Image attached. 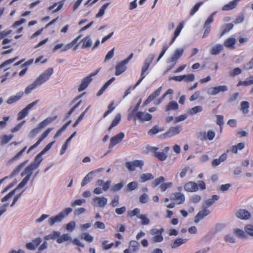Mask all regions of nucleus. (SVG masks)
<instances>
[{"mask_svg":"<svg viewBox=\"0 0 253 253\" xmlns=\"http://www.w3.org/2000/svg\"><path fill=\"white\" fill-rule=\"evenodd\" d=\"M39 165L35 163V162H32L27 167L25 168L24 170L22 172L21 175L22 176L26 175V176L23 178L22 181L18 184L17 188L12 191L8 193L6 196L2 198L1 199L2 202H4L7 201L10 198H11L15 193V191L18 188H21L24 187L29 180L31 175L32 173V171L37 169L39 167Z\"/></svg>","mask_w":253,"mask_h":253,"instance_id":"1","label":"nucleus"},{"mask_svg":"<svg viewBox=\"0 0 253 253\" xmlns=\"http://www.w3.org/2000/svg\"><path fill=\"white\" fill-rule=\"evenodd\" d=\"M39 165L35 163V162H32L27 167L25 168L24 170L22 172L21 175L22 176L26 175V176L23 178L22 181L18 184L17 188L12 191L8 193L6 196L2 198L1 199L2 202H4L7 201L10 198H11L15 193V191L18 188H21L24 187L29 180L31 175L32 173V171L37 169L39 167Z\"/></svg>","mask_w":253,"mask_h":253,"instance_id":"2","label":"nucleus"},{"mask_svg":"<svg viewBox=\"0 0 253 253\" xmlns=\"http://www.w3.org/2000/svg\"><path fill=\"white\" fill-rule=\"evenodd\" d=\"M159 148L157 147L149 146L147 148V150L152 153V155L161 161H165L168 157V152L169 150V147H165L163 152H158Z\"/></svg>","mask_w":253,"mask_h":253,"instance_id":"3","label":"nucleus"},{"mask_svg":"<svg viewBox=\"0 0 253 253\" xmlns=\"http://www.w3.org/2000/svg\"><path fill=\"white\" fill-rule=\"evenodd\" d=\"M133 56V53H131L128 57L123 60L122 61L119 62L116 66V72L115 75L116 76H119L124 73L127 69L126 65L128 63V62L132 59Z\"/></svg>","mask_w":253,"mask_h":253,"instance_id":"4","label":"nucleus"},{"mask_svg":"<svg viewBox=\"0 0 253 253\" xmlns=\"http://www.w3.org/2000/svg\"><path fill=\"white\" fill-rule=\"evenodd\" d=\"M53 73L52 68H49L41 74L35 80L39 86L48 81Z\"/></svg>","mask_w":253,"mask_h":253,"instance_id":"5","label":"nucleus"},{"mask_svg":"<svg viewBox=\"0 0 253 253\" xmlns=\"http://www.w3.org/2000/svg\"><path fill=\"white\" fill-rule=\"evenodd\" d=\"M99 71V69H98L96 71L90 73L88 76L84 78L82 80L81 84L78 88V91L81 92L84 90L88 86L89 83L92 81V79L91 77L96 75Z\"/></svg>","mask_w":253,"mask_h":253,"instance_id":"6","label":"nucleus"},{"mask_svg":"<svg viewBox=\"0 0 253 253\" xmlns=\"http://www.w3.org/2000/svg\"><path fill=\"white\" fill-rule=\"evenodd\" d=\"M164 230L163 228L159 229L156 228L152 229L150 230V233L153 235L152 240L154 243L161 242L163 241L164 238L162 235Z\"/></svg>","mask_w":253,"mask_h":253,"instance_id":"7","label":"nucleus"},{"mask_svg":"<svg viewBox=\"0 0 253 253\" xmlns=\"http://www.w3.org/2000/svg\"><path fill=\"white\" fill-rule=\"evenodd\" d=\"M228 90V87L225 85L211 87L208 89V93L210 95H216L220 92Z\"/></svg>","mask_w":253,"mask_h":253,"instance_id":"8","label":"nucleus"},{"mask_svg":"<svg viewBox=\"0 0 253 253\" xmlns=\"http://www.w3.org/2000/svg\"><path fill=\"white\" fill-rule=\"evenodd\" d=\"M144 162L142 160H136L132 162H127L126 163V166L129 171H134L136 168L142 169Z\"/></svg>","mask_w":253,"mask_h":253,"instance_id":"9","label":"nucleus"},{"mask_svg":"<svg viewBox=\"0 0 253 253\" xmlns=\"http://www.w3.org/2000/svg\"><path fill=\"white\" fill-rule=\"evenodd\" d=\"M54 143V141L49 143L41 152L36 155L34 159V162L40 165L43 159L42 158V155H43L51 148Z\"/></svg>","mask_w":253,"mask_h":253,"instance_id":"10","label":"nucleus"},{"mask_svg":"<svg viewBox=\"0 0 253 253\" xmlns=\"http://www.w3.org/2000/svg\"><path fill=\"white\" fill-rule=\"evenodd\" d=\"M52 130V128H48L46 130H45L42 133L38 140L28 149L27 152V153H29L31 150L37 147L41 143V142L48 136Z\"/></svg>","mask_w":253,"mask_h":253,"instance_id":"11","label":"nucleus"},{"mask_svg":"<svg viewBox=\"0 0 253 253\" xmlns=\"http://www.w3.org/2000/svg\"><path fill=\"white\" fill-rule=\"evenodd\" d=\"M170 199L178 205L183 204L185 201V196L183 194L180 192L172 193L170 195Z\"/></svg>","mask_w":253,"mask_h":253,"instance_id":"12","label":"nucleus"},{"mask_svg":"<svg viewBox=\"0 0 253 253\" xmlns=\"http://www.w3.org/2000/svg\"><path fill=\"white\" fill-rule=\"evenodd\" d=\"M124 137V133L122 132H121L118 134L111 138L109 147L110 148H113L116 144L120 143L122 141Z\"/></svg>","mask_w":253,"mask_h":253,"instance_id":"13","label":"nucleus"},{"mask_svg":"<svg viewBox=\"0 0 253 253\" xmlns=\"http://www.w3.org/2000/svg\"><path fill=\"white\" fill-rule=\"evenodd\" d=\"M107 199L104 197H96L93 199L94 206L104 208L107 204Z\"/></svg>","mask_w":253,"mask_h":253,"instance_id":"14","label":"nucleus"},{"mask_svg":"<svg viewBox=\"0 0 253 253\" xmlns=\"http://www.w3.org/2000/svg\"><path fill=\"white\" fill-rule=\"evenodd\" d=\"M42 239L40 237L36 238L33 240L31 242L27 243L25 247L27 249L29 250H35L37 247L42 243Z\"/></svg>","mask_w":253,"mask_h":253,"instance_id":"15","label":"nucleus"},{"mask_svg":"<svg viewBox=\"0 0 253 253\" xmlns=\"http://www.w3.org/2000/svg\"><path fill=\"white\" fill-rule=\"evenodd\" d=\"M181 130V126H171L164 133V135L166 137H171L179 134Z\"/></svg>","mask_w":253,"mask_h":253,"instance_id":"16","label":"nucleus"},{"mask_svg":"<svg viewBox=\"0 0 253 253\" xmlns=\"http://www.w3.org/2000/svg\"><path fill=\"white\" fill-rule=\"evenodd\" d=\"M210 213V211L207 207L204 208L202 210L199 211L194 218L195 223L199 222L201 220Z\"/></svg>","mask_w":253,"mask_h":253,"instance_id":"17","label":"nucleus"},{"mask_svg":"<svg viewBox=\"0 0 253 253\" xmlns=\"http://www.w3.org/2000/svg\"><path fill=\"white\" fill-rule=\"evenodd\" d=\"M184 189L189 192H196L199 190L197 184L193 181L186 182L184 185Z\"/></svg>","mask_w":253,"mask_h":253,"instance_id":"18","label":"nucleus"},{"mask_svg":"<svg viewBox=\"0 0 253 253\" xmlns=\"http://www.w3.org/2000/svg\"><path fill=\"white\" fill-rule=\"evenodd\" d=\"M152 116L151 114L139 111L136 114L135 118H134V119L136 120L137 119L141 121L145 122L150 121L152 119Z\"/></svg>","mask_w":253,"mask_h":253,"instance_id":"19","label":"nucleus"},{"mask_svg":"<svg viewBox=\"0 0 253 253\" xmlns=\"http://www.w3.org/2000/svg\"><path fill=\"white\" fill-rule=\"evenodd\" d=\"M162 87H160L152 93L143 103V106H146L150 103L155 98L158 96L161 92Z\"/></svg>","mask_w":253,"mask_h":253,"instance_id":"20","label":"nucleus"},{"mask_svg":"<svg viewBox=\"0 0 253 253\" xmlns=\"http://www.w3.org/2000/svg\"><path fill=\"white\" fill-rule=\"evenodd\" d=\"M184 50L182 48L177 49L174 52L172 56L169 59V62H174V64L176 61L182 56Z\"/></svg>","mask_w":253,"mask_h":253,"instance_id":"21","label":"nucleus"},{"mask_svg":"<svg viewBox=\"0 0 253 253\" xmlns=\"http://www.w3.org/2000/svg\"><path fill=\"white\" fill-rule=\"evenodd\" d=\"M236 215L240 219H248L251 216V214L246 210L240 209L236 213Z\"/></svg>","mask_w":253,"mask_h":253,"instance_id":"22","label":"nucleus"},{"mask_svg":"<svg viewBox=\"0 0 253 253\" xmlns=\"http://www.w3.org/2000/svg\"><path fill=\"white\" fill-rule=\"evenodd\" d=\"M63 217L62 213H59L58 214L50 217L48 220V224L50 226H53L56 222H60L63 219Z\"/></svg>","mask_w":253,"mask_h":253,"instance_id":"23","label":"nucleus"},{"mask_svg":"<svg viewBox=\"0 0 253 253\" xmlns=\"http://www.w3.org/2000/svg\"><path fill=\"white\" fill-rule=\"evenodd\" d=\"M236 40L234 38H229L224 42V45L228 48L234 49L235 48V44H236Z\"/></svg>","mask_w":253,"mask_h":253,"instance_id":"24","label":"nucleus"},{"mask_svg":"<svg viewBox=\"0 0 253 253\" xmlns=\"http://www.w3.org/2000/svg\"><path fill=\"white\" fill-rule=\"evenodd\" d=\"M24 92L23 91H20L18 92L15 95H12L10 96L7 100V103L8 104H11L13 103L17 102L23 95Z\"/></svg>","mask_w":253,"mask_h":253,"instance_id":"25","label":"nucleus"},{"mask_svg":"<svg viewBox=\"0 0 253 253\" xmlns=\"http://www.w3.org/2000/svg\"><path fill=\"white\" fill-rule=\"evenodd\" d=\"M184 27V23L183 22H180L179 25L177 26V28H176L174 33V35L169 43V44H172V43L174 42L176 38L179 36L180 34L181 31L183 29Z\"/></svg>","mask_w":253,"mask_h":253,"instance_id":"26","label":"nucleus"},{"mask_svg":"<svg viewBox=\"0 0 253 253\" xmlns=\"http://www.w3.org/2000/svg\"><path fill=\"white\" fill-rule=\"evenodd\" d=\"M155 58V56L154 54H151L150 55L149 57H148L146 61H145L141 71H143V72H146L147 70L149 69L150 65L153 60Z\"/></svg>","mask_w":253,"mask_h":253,"instance_id":"27","label":"nucleus"},{"mask_svg":"<svg viewBox=\"0 0 253 253\" xmlns=\"http://www.w3.org/2000/svg\"><path fill=\"white\" fill-rule=\"evenodd\" d=\"M96 183L99 186L102 185V190L104 191H106L110 187L111 181L108 180L106 182H104V180L102 179H98Z\"/></svg>","mask_w":253,"mask_h":253,"instance_id":"28","label":"nucleus"},{"mask_svg":"<svg viewBox=\"0 0 253 253\" xmlns=\"http://www.w3.org/2000/svg\"><path fill=\"white\" fill-rule=\"evenodd\" d=\"M223 49V46L221 44H217L212 46L210 50V53L211 55H217Z\"/></svg>","mask_w":253,"mask_h":253,"instance_id":"29","label":"nucleus"},{"mask_svg":"<svg viewBox=\"0 0 253 253\" xmlns=\"http://www.w3.org/2000/svg\"><path fill=\"white\" fill-rule=\"evenodd\" d=\"M82 35H79L76 38L74 39L71 42L65 45L63 48L61 49V52L66 51L69 49L73 47V46L76 44L78 40L81 38Z\"/></svg>","mask_w":253,"mask_h":253,"instance_id":"30","label":"nucleus"},{"mask_svg":"<svg viewBox=\"0 0 253 253\" xmlns=\"http://www.w3.org/2000/svg\"><path fill=\"white\" fill-rule=\"evenodd\" d=\"M187 241V239H182L180 238H177L171 244V247L172 249L178 248L181 245L186 243Z\"/></svg>","mask_w":253,"mask_h":253,"instance_id":"31","label":"nucleus"},{"mask_svg":"<svg viewBox=\"0 0 253 253\" xmlns=\"http://www.w3.org/2000/svg\"><path fill=\"white\" fill-rule=\"evenodd\" d=\"M81 42H82V46L83 48H85L91 47L92 45V41L90 36H87L84 38Z\"/></svg>","mask_w":253,"mask_h":253,"instance_id":"32","label":"nucleus"},{"mask_svg":"<svg viewBox=\"0 0 253 253\" xmlns=\"http://www.w3.org/2000/svg\"><path fill=\"white\" fill-rule=\"evenodd\" d=\"M57 116H55L53 117H47L45 119H44L43 121H42V122H41L39 124V126L41 128L44 127L53 121L57 119Z\"/></svg>","mask_w":253,"mask_h":253,"instance_id":"33","label":"nucleus"},{"mask_svg":"<svg viewBox=\"0 0 253 253\" xmlns=\"http://www.w3.org/2000/svg\"><path fill=\"white\" fill-rule=\"evenodd\" d=\"M237 5V0H234L232 1H230L228 4L224 5L222 7V9L224 11L230 10L235 8Z\"/></svg>","mask_w":253,"mask_h":253,"instance_id":"34","label":"nucleus"},{"mask_svg":"<svg viewBox=\"0 0 253 253\" xmlns=\"http://www.w3.org/2000/svg\"><path fill=\"white\" fill-rule=\"evenodd\" d=\"M58 238L56 240L57 242L59 244L63 243L68 241H71L72 239L68 234H63L61 236L57 237Z\"/></svg>","mask_w":253,"mask_h":253,"instance_id":"35","label":"nucleus"},{"mask_svg":"<svg viewBox=\"0 0 253 253\" xmlns=\"http://www.w3.org/2000/svg\"><path fill=\"white\" fill-rule=\"evenodd\" d=\"M121 119V115L120 113L117 114L115 118L113 119V121L110 126L108 127V130L110 131L113 127L116 126L120 122Z\"/></svg>","mask_w":253,"mask_h":253,"instance_id":"36","label":"nucleus"},{"mask_svg":"<svg viewBox=\"0 0 253 253\" xmlns=\"http://www.w3.org/2000/svg\"><path fill=\"white\" fill-rule=\"evenodd\" d=\"M140 181L141 182H145L146 181L153 179L154 176L151 173H143L140 176Z\"/></svg>","mask_w":253,"mask_h":253,"instance_id":"37","label":"nucleus"},{"mask_svg":"<svg viewBox=\"0 0 253 253\" xmlns=\"http://www.w3.org/2000/svg\"><path fill=\"white\" fill-rule=\"evenodd\" d=\"M245 147V143L241 142L237 144V145H233L232 147L231 151L234 154H237L239 150L241 151L243 150Z\"/></svg>","mask_w":253,"mask_h":253,"instance_id":"38","label":"nucleus"},{"mask_svg":"<svg viewBox=\"0 0 253 253\" xmlns=\"http://www.w3.org/2000/svg\"><path fill=\"white\" fill-rule=\"evenodd\" d=\"M241 110L245 114H247L249 112V108L250 107V103L246 101H243L241 103Z\"/></svg>","mask_w":253,"mask_h":253,"instance_id":"39","label":"nucleus"},{"mask_svg":"<svg viewBox=\"0 0 253 253\" xmlns=\"http://www.w3.org/2000/svg\"><path fill=\"white\" fill-rule=\"evenodd\" d=\"M139 244L138 242L132 240L129 242V248L133 253L136 252L139 250Z\"/></svg>","mask_w":253,"mask_h":253,"instance_id":"40","label":"nucleus"},{"mask_svg":"<svg viewBox=\"0 0 253 253\" xmlns=\"http://www.w3.org/2000/svg\"><path fill=\"white\" fill-rule=\"evenodd\" d=\"M178 108V104L174 101H170L166 107V111H169L170 110H174L177 109Z\"/></svg>","mask_w":253,"mask_h":253,"instance_id":"41","label":"nucleus"},{"mask_svg":"<svg viewBox=\"0 0 253 253\" xmlns=\"http://www.w3.org/2000/svg\"><path fill=\"white\" fill-rule=\"evenodd\" d=\"M219 198V197L216 195H213L212 196L211 198L209 199L205 202V205L206 207H208L212 205L215 201H217Z\"/></svg>","mask_w":253,"mask_h":253,"instance_id":"42","label":"nucleus"},{"mask_svg":"<svg viewBox=\"0 0 253 253\" xmlns=\"http://www.w3.org/2000/svg\"><path fill=\"white\" fill-rule=\"evenodd\" d=\"M138 218L141 219V224L143 225H148L150 223V219L147 217L146 214H140Z\"/></svg>","mask_w":253,"mask_h":253,"instance_id":"43","label":"nucleus"},{"mask_svg":"<svg viewBox=\"0 0 253 253\" xmlns=\"http://www.w3.org/2000/svg\"><path fill=\"white\" fill-rule=\"evenodd\" d=\"M110 3L108 2L104 4L99 9V10L98 12L96 14L95 17L96 18L100 17L102 16H103L104 14L105 9L108 7V6L109 5Z\"/></svg>","mask_w":253,"mask_h":253,"instance_id":"44","label":"nucleus"},{"mask_svg":"<svg viewBox=\"0 0 253 253\" xmlns=\"http://www.w3.org/2000/svg\"><path fill=\"white\" fill-rule=\"evenodd\" d=\"M165 181V178L164 176H160L156 178L152 183L153 187H156L160 184L163 183Z\"/></svg>","mask_w":253,"mask_h":253,"instance_id":"45","label":"nucleus"},{"mask_svg":"<svg viewBox=\"0 0 253 253\" xmlns=\"http://www.w3.org/2000/svg\"><path fill=\"white\" fill-rule=\"evenodd\" d=\"M163 130H164L163 128L159 129V126L156 125V126H154L151 129H150L148 131V134L149 135L152 136L153 135H155V134L158 133L159 132H160V131H162Z\"/></svg>","mask_w":253,"mask_h":253,"instance_id":"46","label":"nucleus"},{"mask_svg":"<svg viewBox=\"0 0 253 253\" xmlns=\"http://www.w3.org/2000/svg\"><path fill=\"white\" fill-rule=\"evenodd\" d=\"M38 86H39V85L35 81L34 83L26 87L25 90V93L26 94H29L33 89L36 88Z\"/></svg>","mask_w":253,"mask_h":253,"instance_id":"47","label":"nucleus"},{"mask_svg":"<svg viewBox=\"0 0 253 253\" xmlns=\"http://www.w3.org/2000/svg\"><path fill=\"white\" fill-rule=\"evenodd\" d=\"M203 108L201 106H196L191 108L189 111L190 115H194L203 111Z\"/></svg>","mask_w":253,"mask_h":253,"instance_id":"48","label":"nucleus"},{"mask_svg":"<svg viewBox=\"0 0 253 253\" xmlns=\"http://www.w3.org/2000/svg\"><path fill=\"white\" fill-rule=\"evenodd\" d=\"M234 25L232 23H228L225 24L222 27V31L221 33V36L224 35L225 33L229 32L231 29H233Z\"/></svg>","mask_w":253,"mask_h":253,"instance_id":"49","label":"nucleus"},{"mask_svg":"<svg viewBox=\"0 0 253 253\" xmlns=\"http://www.w3.org/2000/svg\"><path fill=\"white\" fill-rule=\"evenodd\" d=\"M92 171H90L87 175H85V176L84 178L82 181V186H84L85 185H86L87 183H88L90 181V180L92 178Z\"/></svg>","mask_w":253,"mask_h":253,"instance_id":"50","label":"nucleus"},{"mask_svg":"<svg viewBox=\"0 0 253 253\" xmlns=\"http://www.w3.org/2000/svg\"><path fill=\"white\" fill-rule=\"evenodd\" d=\"M234 234L239 238H245L246 237L245 232L242 229L236 228L234 230Z\"/></svg>","mask_w":253,"mask_h":253,"instance_id":"51","label":"nucleus"},{"mask_svg":"<svg viewBox=\"0 0 253 253\" xmlns=\"http://www.w3.org/2000/svg\"><path fill=\"white\" fill-rule=\"evenodd\" d=\"M81 238L88 243H91L93 241V237L89 233L85 232L82 234Z\"/></svg>","mask_w":253,"mask_h":253,"instance_id":"52","label":"nucleus"},{"mask_svg":"<svg viewBox=\"0 0 253 253\" xmlns=\"http://www.w3.org/2000/svg\"><path fill=\"white\" fill-rule=\"evenodd\" d=\"M13 135L10 134L9 135H3L1 136V143L2 144H5L7 143L13 137Z\"/></svg>","mask_w":253,"mask_h":253,"instance_id":"53","label":"nucleus"},{"mask_svg":"<svg viewBox=\"0 0 253 253\" xmlns=\"http://www.w3.org/2000/svg\"><path fill=\"white\" fill-rule=\"evenodd\" d=\"M140 209L138 208H135L133 210L130 211L128 212V216L130 217H132L134 216H136L138 218V216L140 215Z\"/></svg>","mask_w":253,"mask_h":253,"instance_id":"54","label":"nucleus"},{"mask_svg":"<svg viewBox=\"0 0 253 253\" xmlns=\"http://www.w3.org/2000/svg\"><path fill=\"white\" fill-rule=\"evenodd\" d=\"M137 187V183L135 181H132L127 185L126 189L127 191H131L136 189Z\"/></svg>","mask_w":253,"mask_h":253,"instance_id":"55","label":"nucleus"},{"mask_svg":"<svg viewBox=\"0 0 253 253\" xmlns=\"http://www.w3.org/2000/svg\"><path fill=\"white\" fill-rule=\"evenodd\" d=\"M28 111L25 108L18 114L17 120L19 121L24 118L28 114Z\"/></svg>","mask_w":253,"mask_h":253,"instance_id":"56","label":"nucleus"},{"mask_svg":"<svg viewBox=\"0 0 253 253\" xmlns=\"http://www.w3.org/2000/svg\"><path fill=\"white\" fill-rule=\"evenodd\" d=\"M216 123L217 125L220 126V129L221 130L222 128V126H223V124H224L223 116L221 115H217L216 116Z\"/></svg>","mask_w":253,"mask_h":253,"instance_id":"57","label":"nucleus"},{"mask_svg":"<svg viewBox=\"0 0 253 253\" xmlns=\"http://www.w3.org/2000/svg\"><path fill=\"white\" fill-rule=\"evenodd\" d=\"M172 186L171 182L164 183L163 182L160 185V190L161 192H165L168 188L171 187Z\"/></svg>","mask_w":253,"mask_h":253,"instance_id":"58","label":"nucleus"},{"mask_svg":"<svg viewBox=\"0 0 253 253\" xmlns=\"http://www.w3.org/2000/svg\"><path fill=\"white\" fill-rule=\"evenodd\" d=\"M114 102L112 101L110 103L108 107V110L104 113L103 117L104 118L107 116H108L110 113H111L115 109V107L114 106Z\"/></svg>","mask_w":253,"mask_h":253,"instance_id":"59","label":"nucleus"},{"mask_svg":"<svg viewBox=\"0 0 253 253\" xmlns=\"http://www.w3.org/2000/svg\"><path fill=\"white\" fill-rule=\"evenodd\" d=\"M215 12L212 13L206 20L204 24V27L211 26L210 24L213 21V17L215 14Z\"/></svg>","mask_w":253,"mask_h":253,"instance_id":"60","label":"nucleus"},{"mask_svg":"<svg viewBox=\"0 0 253 253\" xmlns=\"http://www.w3.org/2000/svg\"><path fill=\"white\" fill-rule=\"evenodd\" d=\"M59 236L60 233L59 232L54 231L52 234L45 236L44 239L46 240L55 239L57 237H59Z\"/></svg>","mask_w":253,"mask_h":253,"instance_id":"61","label":"nucleus"},{"mask_svg":"<svg viewBox=\"0 0 253 253\" xmlns=\"http://www.w3.org/2000/svg\"><path fill=\"white\" fill-rule=\"evenodd\" d=\"M42 128L38 126L36 128H35L31 130L29 133V136L31 138L34 137L39 132L41 131Z\"/></svg>","mask_w":253,"mask_h":253,"instance_id":"62","label":"nucleus"},{"mask_svg":"<svg viewBox=\"0 0 253 253\" xmlns=\"http://www.w3.org/2000/svg\"><path fill=\"white\" fill-rule=\"evenodd\" d=\"M203 4L202 2L197 3L192 8L190 12V16L193 15L199 9L200 6Z\"/></svg>","mask_w":253,"mask_h":253,"instance_id":"63","label":"nucleus"},{"mask_svg":"<svg viewBox=\"0 0 253 253\" xmlns=\"http://www.w3.org/2000/svg\"><path fill=\"white\" fill-rule=\"evenodd\" d=\"M246 232L249 235L253 236V225L248 224L245 227Z\"/></svg>","mask_w":253,"mask_h":253,"instance_id":"64","label":"nucleus"}]
</instances>
